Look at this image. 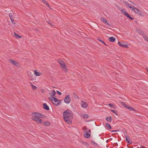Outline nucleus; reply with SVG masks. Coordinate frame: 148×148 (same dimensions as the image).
Wrapping results in <instances>:
<instances>
[{"instance_id": "obj_38", "label": "nucleus", "mask_w": 148, "mask_h": 148, "mask_svg": "<svg viewBox=\"0 0 148 148\" xmlns=\"http://www.w3.org/2000/svg\"><path fill=\"white\" fill-rule=\"evenodd\" d=\"M130 2H131V3L133 5H135L136 6V3H135L133 2L132 1H130Z\"/></svg>"}, {"instance_id": "obj_22", "label": "nucleus", "mask_w": 148, "mask_h": 148, "mask_svg": "<svg viewBox=\"0 0 148 148\" xmlns=\"http://www.w3.org/2000/svg\"><path fill=\"white\" fill-rule=\"evenodd\" d=\"M34 74L36 76H39L40 75V73L36 70H34Z\"/></svg>"}, {"instance_id": "obj_30", "label": "nucleus", "mask_w": 148, "mask_h": 148, "mask_svg": "<svg viewBox=\"0 0 148 148\" xmlns=\"http://www.w3.org/2000/svg\"><path fill=\"white\" fill-rule=\"evenodd\" d=\"M123 3L125 4L127 6L130 8L131 6L126 1L123 2Z\"/></svg>"}, {"instance_id": "obj_1", "label": "nucleus", "mask_w": 148, "mask_h": 148, "mask_svg": "<svg viewBox=\"0 0 148 148\" xmlns=\"http://www.w3.org/2000/svg\"><path fill=\"white\" fill-rule=\"evenodd\" d=\"M63 118L68 124L71 123V119L73 118V114L72 112L69 110L65 111L63 112Z\"/></svg>"}, {"instance_id": "obj_12", "label": "nucleus", "mask_w": 148, "mask_h": 148, "mask_svg": "<svg viewBox=\"0 0 148 148\" xmlns=\"http://www.w3.org/2000/svg\"><path fill=\"white\" fill-rule=\"evenodd\" d=\"M101 20L104 23H106L107 25H108L109 26H110V24L104 18L101 17Z\"/></svg>"}, {"instance_id": "obj_24", "label": "nucleus", "mask_w": 148, "mask_h": 148, "mask_svg": "<svg viewBox=\"0 0 148 148\" xmlns=\"http://www.w3.org/2000/svg\"><path fill=\"white\" fill-rule=\"evenodd\" d=\"M31 86L32 87V88L34 90H36L37 89V87L36 86L32 84H31Z\"/></svg>"}, {"instance_id": "obj_32", "label": "nucleus", "mask_w": 148, "mask_h": 148, "mask_svg": "<svg viewBox=\"0 0 148 148\" xmlns=\"http://www.w3.org/2000/svg\"><path fill=\"white\" fill-rule=\"evenodd\" d=\"M106 126L107 127H108L110 129H111V127L109 124L108 123H106Z\"/></svg>"}, {"instance_id": "obj_10", "label": "nucleus", "mask_w": 148, "mask_h": 148, "mask_svg": "<svg viewBox=\"0 0 148 148\" xmlns=\"http://www.w3.org/2000/svg\"><path fill=\"white\" fill-rule=\"evenodd\" d=\"M10 62L11 63L13 64L15 66H17L18 63L16 61L12 60L10 59L9 60Z\"/></svg>"}, {"instance_id": "obj_39", "label": "nucleus", "mask_w": 148, "mask_h": 148, "mask_svg": "<svg viewBox=\"0 0 148 148\" xmlns=\"http://www.w3.org/2000/svg\"><path fill=\"white\" fill-rule=\"evenodd\" d=\"M42 1L44 3H45L48 6H49L48 4H47V2L45 0H42Z\"/></svg>"}, {"instance_id": "obj_18", "label": "nucleus", "mask_w": 148, "mask_h": 148, "mask_svg": "<svg viewBox=\"0 0 148 148\" xmlns=\"http://www.w3.org/2000/svg\"><path fill=\"white\" fill-rule=\"evenodd\" d=\"M106 120L108 122H111L112 121V120L111 116H110L109 117H106Z\"/></svg>"}, {"instance_id": "obj_28", "label": "nucleus", "mask_w": 148, "mask_h": 148, "mask_svg": "<svg viewBox=\"0 0 148 148\" xmlns=\"http://www.w3.org/2000/svg\"><path fill=\"white\" fill-rule=\"evenodd\" d=\"M27 75L30 77H31L33 75L32 73L30 71H28L27 73Z\"/></svg>"}, {"instance_id": "obj_5", "label": "nucleus", "mask_w": 148, "mask_h": 148, "mask_svg": "<svg viewBox=\"0 0 148 148\" xmlns=\"http://www.w3.org/2000/svg\"><path fill=\"white\" fill-rule=\"evenodd\" d=\"M64 101L66 104H69L71 101V99L70 96L69 95H67L65 98Z\"/></svg>"}, {"instance_id": "obj_29", "label": "nucleus", "mask_w": 148, "mask_h": 148, "mask_svg": "<svg viewBox=\"0 0 148 148\" xmlns=\"http://www.w3.org/2000/svg\"><path fill=\"white\" fill-rule=\"evenodd\" d=\"M44 124L45 125L47 126L49 124V121H47L44 122Z\"/></svg>"}, {"instance_id": "obj_13", "label": "nucleus", "mask_w": 148, "mask_h": 148, "mask_svg": "<svg viewBox=\"0 0 148 148\" xmlns=\"http://www.w3.org/2000/svg\"><path fill=\"white\" fill-rule=\"evenodd\" d=\"M130 138L129 137L127 136H125V140L127 143H129L130 144H132V141L130 140Z\"/></svg>"}, {"instance_id": "obj_25", "label": "nucleus", "mask_w": 148, "mask_h": 148, "mask_svg": "<svg viewBox=\"0 0 148 148\" xmlns=\"http://www.w3.org/2000/svg\"><path fill=\"white\" fill-rule=\"evenodd\" d=\"M131 10L134 12L135 10L136 9V8L134 7L130 6L129 8Z\"/></svg>"}, {"instance_id": "obj_26", "label": "nucleus", "mask_w": 148, "mask_h": 148, "mask_svg": "<svg viewBox=\"0 0 148 148\" xmlns=\"http://www.w3.org/2000/svg\"><path fill=\"white\" fill-rule=\"evenodd\" d=\"M85 119H87L88 118L89 116L87 114H84L82 116Z\"/></svg>"}, {"instance_id": "obj_17", "label": "nucleus", "mask_w": 148, "mask_h": 148, "mask_svg": "<svg viewBox=\"0 0 148 148\" xmlns=\"http://www.w3.org/2000/svg\"><path fill=\"white\" fill-rule=\"evenodd\" d=\"M58 62L60 64V66L61 65H63L64 63L63 61L60 59L58 60Z\"/></svg>"}, {"instance_id": "obj_23", "label": "nucleus", "mask_w": 148, "mask_h": 148, "mask_svg": "<svg viewBox=\"0 0 148 148\" xmlns=\"http://www.w3.org/2000/svg\"><path fill=\"white\" fill-rule=\"evenodd\" d=\"M127 109H129L130 110H131V111H135L134 109V108H132L131 107L128 106V107H127Z\"/></svg>"}, {"instance_id": "obj_19", "label": "nucleus", "mask_w": 148, "mask_h": 148, "mask_svg": "<svg viewBox=\"0 0 148 148\" xmlns=\"http://www.w3.org/2000/svg\"><path fill=\"white\" fill-rule=\"evenodd\" d=\"M134 12L136 13V14H140L139 12H140V11L137 8H136V9H135V10L134 11Z\"/></svg>"}, {"instance_id": "obj_42", "label": "nucleus", "mask_w": 148, "mask_h": 148, "mask_svg": "<svg viewBox=\"0 0 148 148\" xmlns=\"http://www.w3.org/2000/svg\"><path fill=\"white\" fill-rule=\"evenodd\" d=\"M109 105L110 106H112V107H113L114 106H112V105L111 104V103H109Z\"/></svg>"}, {"instance_id": "obj_40", "label": "nucleus", "mask_w": 148, "mask_h": 148, "mask_svg": "<svg viewBox=\"0 0 148 148\" xmlns=\"http://www.w3.org/2000/svg\"><path fill=\"white\" fill-rule=\"evenodd\" d=\"M74 96L76 98H78V96L76 94H74Z\"/></svg>"}, {"instance_id": "obj_45", "label": "nucleus", "mask_w": 148, "mask_h": 148, "mask_svg": "<svg viewBox=\"0 0 148 148\" xmlns=\"http://www.w3.org/2000/svg\"><path fill=\"white\" fill-rule=\"evenodd\" d=\"M88 131H89V132L90 133V130H88Z\"/></svg>"}, {"instance_id": "obj_34", "label": "nucleus", "mask_w": 148, "mask_h": 148, "mask_svg": "<svg viewBox=\"0 0 148 148\" xmlns=\"http://www.w3.org/2000/svg\"><path fill=\"white\" fill-rule=\"evenodd\" d=\"M91 143L92 144L96 146L97 145V144L94 141H91Z\"/></svg>"}, {"instance_id": "obj_41", "label": "nucleus", "mask_w": 148, "mask_h": 148, "mask_svg": "<svg viewBox=\"0 0 148 148\" xmlns=\"http://www.w3.org/2000/svg\"><path fill=\"white\" fill-rule=\"evenodd\" d=\"M10 19H11V21L12 22V23H14L13 22L14 21V19L12 18H10Z\"/></svg>"}, {"instance_id": "obj_2", "label": "nucleus", "mask_w": 148, "mask_h": 148, "mask_svg": "<svg viewBox=\"0 0 148 148\" xmlns=\"http://www.w3.org/2000/svg\"><path fill=\"white\" fill-rule=\"evenodd\" d=\"M32 115L33 116H35L36 117L43 118L45 116L42 114L37 112H32Z\"/></svg>"}, {"instance_id": "obj_14", "label": "nucleus", "mask_w": 148, "mask_h": 148, "mask_svg": "<svg viewBox=\"0 0 148 148\" xmlns=\"http://www.w3.org/2000/svg\"><path fill=\"white\" fill-rule=\"evenodd\" d=\"M116 39L114 37H111L108 39V40L110 42H113Z\"/></svg>"}, {"instance_id": "obj_8", "label": "nucleus", "mask_w": 148, "mask_h": 148, "mask_svg": "<svg viewBox=\"0 0 148 148\" xmlns=\"http://www.w3.org/2000/svg\"><path fill=\"white\" fill-rule=\"evenodd\" d=\"M118 44L120 46L124 47H127L128 45V44L125 42L120 43L118 42Z\"/></svg>"}, {"instance_id": "obj_11", "label": "nucleus", "mask_w": 148, "mask_h": 148, "mask_svg": "<svg viewBox=\"0 0 148 148\" xmlns=\"http://www.w3.org/2000/svg\"><path fill=\"white\" fill-rule=\"evenodd\" d=\"M84 136L85 137L88 138L90 136V133H89L87 131L84 134Z\"/></svg>"}, {"instance_id": "obj_35", "label": "nucleus", "mask_w": 148, "mask_h": 148, "mask_svg": "<svg viewBox=\"0 0 148 148\" xmlns=\"http://www.w3.org/2000/svg\"><path fill=\"white\" fill-rule=\"evenodd\" d=\"M9 16L10 18H12V13H10L9 14Z\"/></svg>"}, {"instance_id": "obj_21", "label": "nucleus", "mask_w": 148, "mask_h": 148, "mask_svg": "<svg viewBox=\"0 0 148 148\" xmlns=\"http://www.w3.org/2000/svg\"><path fill=\"white\" fill-rule=\"evenodd\" d=\"M121 104L123 106L126 108L127 109V107H128V106H127L125 103L123 102H121Z\"/></svg>"}, {"instance_id": "obj_31", "label": "nucleus", "mask_w": 148, "mask_h": 148, "mask_svg": "<svg viewBox=\"0 0 148 148\" xmlns=\"http://www.w3.org/2000/svg\"><path fill=\"white\" fill-rule=\"evenodd\" d=\"M55 97H49V100H50L51 101H52V102H53V101H54V98Z\"/></svg>"}, {"instance_id": "obj_43", "label": "nucleus", "mask_w": 148, "mask_h": 148, "mask_svg": "<svg viewBox=\"0 0 148 148\" xmlns=\"http://www.w3.org/2000/svg\"><path fill=\"white\" fill-rule=\"evenodd\" d=\"M119 130H115V132H119Z\"/></svg>"}, {"instance_id": "obj_4", "label": "nucleus", "mask_w": 148, "mask_h": 148, "mask_svg": "<svg viewBox=\"0 0 148 148\" xmlns=\"http://www.w3.org/2000/svg\"><path fill=\"white\" fill-rule=\"evenodd\" d=\"M120 11L122 12V13H123L128 18L133 20V18H132L130 17V16L128 14L127 12L124 9H121Z\"/></svg>"}, {"instance_id": "obj_36", "label": "nucleus", "mask_w": 148, "mask_h": 148, "mask_svg": "<svg viewBox=\"0 0 148 148\" xmlns=\"http://www.w3.org/2000/svg\"><path fill=\"white\" fill-rule=\"evenodd\" d=\"M57 92L58 94L59 95H61L62 94V93L61 92L59 91L58 90L56 91Z\"/></svg>"}, {"instance_id": "obj_27", "label": "nucleus", "mask_w": 148, "mask_h": 148, "mask_svg": "<svg viewBox=\"0 0 148 148\" xmlns=\"http://www.w3.org/2000/svg\"><path fill=\"white\" fill-rule=\"evenodd\" d=\"M143 37L144 39L148 42V37H147L145 35L143 36Z\"/></svg>"}, {"instance_id": "obj_16", "label": "nucleus", "mask_w": 148, "mask_h": 148, "mask_svg": "<svg viewBox=\"0 0 148 148\" xmlns=\"http://www.w3.org/2000/svg\"><path fill=\"white\" fill-rule=\"evenodd\" d=\"M43 108L45 110H49V106L45 103H44L43 104Z\"/></svg>"}, {"instance_id": "obj_37", "label": "nucleus", "mask_w": 148, "mask_h": 148, "mask_svg": "<svg viewBox=\"0 0 148 148\" xmlns=\"http://www.w3.org/2000/svg\"><path fill=\"white\" fill-rule=\"evenodd\" d=\"M99 40L103 44L105 45H106L105 44V43L104 42L103 40Z\"/></svg>"}, {"instance_id": "obj_3", "label": "nucleus", "mask_w": 148, "mask_h": 148, "mask_svg": "<svg viewBox=\"0 0 148 148\" xmlns=\"http://www.w3.org/2000/svg\"><path fill=\"white\" fill-rule=\"evenodd\" d=\"M53 103L56 106L60 105L61 103L60 100L55 97L54 98V101Z\"/></svg>"}, {"instance_id": "obj_20", "label": "nucleus", "mask_w": 148, "mask_h": 148, "mask_svg": "<svg viewBox=\"0 0 148 148\" xmlns=\"http://www.w3.org/2000/svg\"><path fill=\"white\" fill-rule=\"evenodd\" d=\"M14 35L15 36V37L16 38H21L22 37L18 35L16 33H14Z\"/></svg>"}, {"instance_id": "obj_7", "label": "nucleus", "mask_w": 148, "mask_h": 148, "mask_svg": "<svg viewBox=\"0 0 148 148\" xmlns=\"http://www.w3.org/2000/svg\"><path fill=\"white\" fill-rule=\"evenodd\" d=\"M32 119L34 120L37 123H42V120L38 118L34 117L32 118Z\"/></svg>"}, {"instance_id": "obj_15", "label": "nucleus", "mask_w": 148, "mask_h": 148, "mask_svg": "<svg viewBox=\"0 0 148 148\" xmlns=\"http://www.w3.org/2000/svg\"><path fill=\"white\" fill-rule=\"evenodd\" d=\"M52 92L50 93V94L51 97H54L55 95L56 94V92L54 90H52Z\"/></svg>"}, {"instance_id": "obj_9", "label": "nucleus", "mask_w": 148, "mask_h": 148, "mask_svg": "<svg viewBox=\"0 0 148 148\" xmlns=\"http://www.w3.org/2000/svg\"><path fill=\"white\" fill-rule=\"evenodd\" d=\"M81 106L82 108H86L88 106V104L85 102H84L83 101H81Z\"/></svg>"}, {"instance_id": "obj_46", "label": "nucleus", "mask_w": 148, "mask_h": 148, "mask_svg": "<svg viewBox=\"0 0 148 148\" xmlns=\"http://www.w3.org/2000/svg\"><path fill=\"white\" fill-rule=\"evenodd\" d=\"M49 23V24H50V25H51V23Z\"/></svg>"}, {"instance_id": "obj_6", "label": "nucleus", "mask_w": 148, "mask_h": 148, "mask_svg": "<svg viewBox=\"0 0 148 148\" xmlns=\"http://www.w3.org/2000/svg\"><path fill=\"white\" fill-rule=\"evenodd\" d=\"M60 67L65 72H68V70L67 68V66L66 65V64L64 63L63 65H61L60 66Z\"/></svg>"}, {"instance_id": "obj_33", "label": "nucleus", "mask_w": 148, "mask_h": 148, "mask_svg": "<svg viewBox=\"0 0 148 148\" xmlns=\"http://www.w3.org/2000/svg\"><path fill=\"white\" fill-rule=\"evenodd\" d=\"M110 110L112 112L114 113L115 115H117V113H116V112L115 110Z\"/></svg>"}, {"instance_id": "obj_44", "label": "nucleus", "mask_w": 148, "mask_h": 148, "mask_svg": "<svg viewBox=\"0 0 148 148\" xmlns=\"http://www.w3.org/2000/svg\"><path fill=\"white\" fill-rule=\"evenodd\" d=\"M112 132H115V130H112Z\"/></svg>"}]
</instances>
